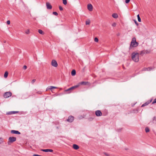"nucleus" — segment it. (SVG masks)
Listing matches in <instances>:
<instances>
[{
	"label": "nucleus",
	"instance_id": "nucleus-1",
	"mask_svg": "<svg viewBox=\"0 0 156 156\" xmlns=\"http://www.w3.org/2000/svg\"><path fill=\"white\" fill-rule=\"evenodd\" d=\"M132 58L135 62L139 61V55L138 53L133 52L132 54Z\"/></svg>",
	"mask_w": 156,
	"mask_h": 156
},
{
	"label": "nucleus",
	"instance_id": "nucleus-2",
	"mask_svg": "<svg viewBox=\"0 0 156 156\" xmlns=\"http://www.w3.org/2000/svg\"><path fill=\"white\" fill-rule=\"evenodd\" d=\"M138 43L136 41V38L133 37L132 39L130 45V48L131 47H136L138 45Z\"/></svg>",
	"mask_w": 156,
	"mask_h": 156
},
{
	"label": "nucleus",
	"instance_id": "nucleus-3",
	"mask_svg": "<svg viewBox=\"0 0 156 156\" xmlns=\"http://www.w3.org/2000/svg\"><path fill=\"white\" fill-rule=\"evenodd\" d=\"M79 86V85H76L74 86H73L72 87L69 88L66 90H64L65 92H68V93H70L74 89L78 87Z\"/></svg>",
	"mask_w": 156,
	"mask_h": 156
},
{
	"label": "nucleus",
	"instance_id": "nucleus-4",
	"mask_svg": "<svg viewBox=\"0 0 156 156\" xmlns=\"http://www.w3.org/2000/svg\"><path fill=\"white\" fill-rule=\"evenodd\" d=\"M8 144H9V143H12L16 140V138L15 137L11 136L9 137Z\"/></svg>",
	"mask_w": 156,
	"mask_h": 156
},
{
	"label": "nucleus",
	"instance_id": "nucleus-5",
	"mask_svg": "<svg viewBox=\"0 0 156 156\" xmlns=\"http://www.w3.org/2000/svg\"><path fill=\"white\" fill-rule=\"evenodd\" d=\"M12 93L10 92H7L4 93L3 96L5 98H7L11 96Z\"/></svg>",
	"mask_w": 156,
	"mask_h": 156
},
{
	"label": "nucleus",
	"instance_id": "nucleus-6",
	"mask_svg": "<svg viewBox=\"0 0 156 156\" xmlns=\"http://www.w3.org/2000/svg\"><path fill=\"white\" fill-rule=\"evenodd\" d=\"M74 120V117L73 116L70 115L68 117V119L66 120V121L69 122H71L73 121Z\"/></svg>",
	"mask_w": 156,
	"mask_h": 156
},
{
	"label": "nucleus",
	"instance_id": "nucleus-7",
	"mask_svg": "<svg viewBox=\"0 0 156 156\" xmlns=\"http://www.w3.org/2000/svg\"><path fill=\"white\" fill-rule=\"evenodd\" d=\"M153 100V99H151L149 100H148L147 101H146L145 103L143 104L141 106V107H144L148 105Z\"/></svg>",
	"mask_w": 156,
	"mask_h": 156
},
{
	"label": "nucleus",
	"instance_id": "nucleus-8",
	"mask_svg": "<svg viewBox=\"0 0 156 156\" xmlns=\"http://www.w3.org/2000/svg\"><path fill=\"white\" fill-rule=\"evenodd\" d=\"M95 114L97 116H100L102 115V113L101 111L98 110L95 111Z\"/></svg>",
	"mask_w": 156,
	"mask_h": 156
},
{
	"label": "nucleus",
	"instance_id": "nucleus-9",
	"mask_svg": "<svg viewBox=\"0 0 156 156\" xmlns=\"http://www.w3.org/2000/svg\"><path fill=\"white\" fill-rule=\"evenodd\" d=\"M51 65L55 67H57L58 66V64L56 61L55 60H52L51 61Z\"/></svg>",
	"mask_w": 156,
	"mask_h": 156
},
{
	"label": "nucleus",
	"instance_id": "nucleus-10",
	"mask_svg": "<svg viewBox=\"0 0 156 156\" xmlns=\"http://www.w3.org/2000/svg\"><path fill=\"white\" fill-rule=\"evenodd\" d=\"M90 83L88 82H85V81H82L81 82L79 83V86L80 85H90Z\"/></svg>",
	"mask_w": 156,
	"mask_h": 156
},
{
	"label": "nucleus",
	"instance_id": "nucleus-11",
	"mask_svg": "<svg viewBox=\"0 0 156 156\" xmlns=\"http://www.w3.org/2000/svg\"><path fill=\"white\" fill-rule=\"evenodd\" d=\"M87 9L90 11H91L93 10V6L90 4H88L87 5Z\"/></svg>",
	"mask_w": 156,
	"mask_h": 156
},
{
	"label": "nucleus",
	"instance_id": "nucleus-12",
	"mask_svg": "<svg viewBox=\"0 0 156 156\" xmlns=\"http://www.w3.org/2000/svg\"><path fill=\"white\" fill-rule=\"evenodd\" d=\"M47 8L48 9H51L52 8L51 5L48 2H47L46 3Z\"/></svg>",
	"mask_w": 156,
	"mask_h": 156
},
{
	"label": "nucleus",
	"instance_id": "nucleus-13",
	"mask_svg": "<svg viewBox=\"0 0 156 156\" xmlns=\"http://www.w3.org/2000/svg\"><path fill=\"white\" fill-rule=\"evenodd\" d=\"M11 133L12 134H20L21 133H20L19 131L15 130H12L11 131Z\"/></svg>",
	"mask_w": 156,
	"mask_h": 156
},
{
	"label": "nucleus",
	"instance_id": "nucleus-14",
	"mask_svg": "<svg viewBox=\"0 0 156 156\" xmlns=\"http://www.w3.org/2000/svg\"><path fill=\"white\" fill-rule=\"evenodd\" d=\"M19 112L18 111H10L8 112L6 114L7 115H12V114H15L16 113H17Z\"/></svg>",
	"mask_w": 156,
	"mask_h": 156
},
{
	"label": "nucleus",
	"instance_id": "nucleus-15",
	"mask_svg": "<svg viewBox=\"0 0 156 156\" xmlns=\"http://www.w3.org/2000/svg\"><path fill=\"white\" fill-rule=\"evenodd\" d=\"M41 150L45 152H52L53 151L52 150L50 149H41Z\"/></svg>",
	"mask_w": 156,
	"mask_h": 156
},
{
	"label": "nucleus",
	"instance_id": "nucleus-16",
	"mask_svg": "<svg viewBox=\"0 0 156 156\" xmlns=\"http://www.w3.org/2000/svg\"><path fill=\"white\" fill-rule=\"evenodd\" d=\"M73 147L76 150H78L79 148V146L76 144H73Z\"/></svg>",
	"mask_w": 156,
	"mask_h": 156
},
{
	"label": "nucleus",
	"instance_id": "nucleus-17",
	"mask_svg": "<svg viewBox=\"0 0 156 156\" xmlns=\"http://www.w3.org/2000/svg\"><path fill=\"white\" fill-rule=\"evenodd\" d=\"M112 17L114 18H117L118 17V15L117 13H114L112 14Z\"/></svg>",
	"mask_w": 156,
	"mask_h": 156
},
{
	"label": "nucleus",
	"instance_id": "nucleus-18",
	"mask_svg": "<svg viewBox=\"0 0 156 156\" xmlns=\"http://www.w3.org/2000/svg\"><path fill=\"white\" fill-rule=\"evenodd\" d=\"M76 74V71L75 70L73 69L71 72V75L73 76H75Z\"/></svg>",
	"mask_w": 156,
	"mask_h": 156
},
{
	"label": "nucleus",
	"instance_id": "nucleus-19",
	"mask_svg": "<svg viewBox=\"0 0 156 156\" xmlns=\"http://www.w3.org/2000/svg\"><path fill=\"white\" fill-rule=\"evenodd\" d=\"M8 72L6 71L4 73V77L5 78H7L8 76Z\"/></svg>",
	"mask_w": 156,
	"mask_h": 156
},
{
	"label": "nucleus",
	"instance_id": "nucleus-20",
	"mask_svg": "<svg viewBox=\"0 0 156 156\" xmlns=\"http://www.w3.org/2000/svg\"><path fill=\"white\" fill-rule=\"evenodd\" d=\"M145 54V52L144 50L141 51L140 52V55L141 56H143Z\"/></svg>",
	"mask_w": 156,
	"mask_h": 156
},
{
	"label": "nucleus",
	"instance_id": "nucleus-21",
	"mask_svg": "<svg viewBox=\"0 0 156 156\" xmlns=\"http://www.w3.org/2000/svg\"><path fill=\"white\" fill-rule=\"evenodd\" d=\"M38 32L41 34H44L43 31L40 29L38 30Z\"/></svg>",
	"mask_w": 156,
	"mask_h": 156
},
{
	"label": "nucleus",
	"instance_id": "nucleus-22",
	"mask_svg": "<svg viewBox=\"0 0 156 156\" xmlns=\"http://www.w3.org/2000/svg\"><path fill=\"white\" fill-rule=\"evenodd\" d=\"M137 19H138V21L139 22H141V18H140V16H139V14H138L137 15Z\"/></svg>",
	"mask_w": 156,
	"mask_h": 156
},
{
	"label": "nucleus",
	"instance_id": "nucleus-23",
	"mask_svg": "<svg viewBox=\"0 0 156 156\" xmlns=\"http://www.w3.org/2000/svg\"><path fill=\"white\" fill-rule=\"evenodd\" d=\"M145 132H146V133H147V132H149L150 129L148 127H147L145 128Z\"/></svg>",
	"mask_w": 156,
	"mask_h": 156
},
{
	"label": "nucleus",
	"instance_id": "nucleus-24",
	"mask_svg": "<svg viewBox=\"0 0 156 156\" xmlns=\"http://www.w3.org/2000/svg\"><path fill=\"white\" fill-rule=\"evenodd\" d=\"M57 88L56 87L51 86L50 87V88H48V89L51 90L53 88L56 89V88Z\"/></svg>",
	"mask_w": 156,
	"mask_h": 156
},
{
	"label": "nucleus",
	"instance_id": "nucleus-25",
	"mask_svg": "<svg viewBox=\"0 0 156 156\" xmlns=\"http://www.w3.org/2000/svg\"><path fill=\"white\" fill-rule=\"evenodd\" d=\"M63 3L64 5H66L67 4V0H62Z\"/></svg>",
	"mask_w": 156,
	"mask_h": 156
},
{
	"label": "nucleus",
	"instance_id": "nucleus-26",
	"mask_svg": "<svg viewBox=\"0 0 156 156\" xmlns=\"http://www.w3.org/2000/svg\"><path fill=\"white\" fill-rule=\"evenodd\" d=\"M90 23V20H88V21H86V25H89Z\"/></svg>",
	"mask_w": 156,
	"mask_h": 156
},
{
	"label": "nucleus",
	"instance_id": "nucleus-27",
	"mask_svg": "<svg viewBox=\"0 0 156 156\" xmlns=\"http://www.w3.org/2000/svg\"><path fill=\"white\" fill-rule=\"evenodd\" d=\"M25 33L27 34H29L30 33V30L29 29L25 31Z\"/></svg>",
	"mask_w": 156,
	"mask_h": 156
},
{
	"label": "nucleus",
	"instance_id": "nucleus-28",
	"mask_svg": "<svg viewBox=\"0 0 156 156\" xmlns=\"http://www.w3.org/2000/svg\"><path fill=\"white\" fill-rule=\"evenodd\" d=\"M3 142V138H0V144H2Z\"/></svg>",
	"mask_w": 156,
	"mask_h": 156
},
{
	"label": "nucleus",
	"instance_id": "nucleus-29",
	"mask_svg": "<svg viewBox=\"0 0 156 156\" xmlns=\"http://www.w3.org/2000/svg\"><path fill=\"white\" fill-rule=\"evenodd\" d=\"M144 50L145 52V54H148L150 52V51H149L147 50Z\"/></svg>",
	"mask_w": 156,
	"mask_h": 156
},
{
	"label": "nucleus",
	"instance_id": "nucleus-30",
	"mask_svg": "<svg viewBox=\"0 0 156 156\" xmlns=\"http://www.w3.org/2000/svg\"><path fill=\"white\" fill-rule=\"evenodd\" d=\"M94 41L96 42H98V39L97 37H95L94 39Z\"/></svg>",
	"mask_w": 156,
	"mask_h": 156
},
{
	"label": "nucleus",
	"instance_id": "nucleus-31",
	"mask_svg": "<svg viewBox=\"0 0 156 156\" xmlns=\"http://www.w3.org/2000/svg\"><path fill=\"white\" fill-rule=\"evenodd\" d=\"M59 8L60 11H62L63 10V9L61 6H59Z\"/></svg>",
	"mask_w": 156,
	"mask_h": 156
},
{
	"label": "nucleus",
	"instance_id": "nucleus-32",
	"mask_svg": "<svg viewBox=\"0 0 156 156\" xmlns=\"http://www.w3.org/2000/svg\"><path fill=\"white\" fill-rule=\"evenodd\" d=\"M53 14L55 15V16H57L58 15V13L56 12H53Z\"/></svg>",
	"mask_w": 156,
	"mask_h": 156
},
{
	"label": "nucleus",
	"instance_id": "nucleus-33",
	"mask_svg": "<svg viewBox=\"0 0 156 156\" xmlns=\"http://www.w3.org/2000/svg\"><path fill=\"white\" fill-rule=\"evenodd\" d=\"M155 103H156V98L152 102V104H153Z\"/></svg>",
	"mask_w": 156,
	"mask_h": 156
},
{
	"label": "nucleus",
	"instance_id": "nucleus-34",
	"mask_svg": "<svg viewBox=\"0 0 156 156\" xmlns=\"http://www.w3.org/2000/svg\"><path fill=\"white\" fill-rule=\"evenodd\" d=\"M155 122L156 123V117H154L153 119V122Z\"/></svg>",
	"mask_w": 156,
	"mask_h": 156
},
{
	"label": "nucleus",
	"instance_id": "nucleus-35",
	"mask_svg": "<svg viewBox=\"0 0 156 156\" xmlns=\"http://www.w3.org/2000/svg\"><path fill=\"white\" fill-rule=\"evenodd\" d=\"M36 79H33L31 81L32 83L34 84V83L36 81Z\"/></svg>",
	"mask_w": 156,
	"mask_h": 156
},
{
	"label": "nucleus",
	"instance_id": "nucleus-36",
	"mask_svg": "<svg viewBox=\"0 0 156 156\" xmlns=\"http://www.w3.org/2000/svg\"><path fill=\"white\" fill-rule=\"evenodd\" d=\"M116 24L115 23H114L112 24V26L113 27H115L116 26Z\"/></svg>",
	"mask_w": 156,
	"mask_h": 156
},
{
	"label": "nucleus",
	"instance_id": "nucleus-37",
	"mask_svg": "<svg viewBox=\"0 0 156 156\" xmlns=\"http://www.w3.org/2000/svg\"><path fill=\"white\" fill-rule=\"evenodd\" d=\"M148 70L147 68H144L143 69L142 71H147Z\"/></svg>",
	"mask_w": 156,
	"mask_h": 156
},
{
	"label": "nucleus",
	"instance_id": "nucleus-38",
	"mask_svg": "<svg viewBox=\"0 0 156 156\" xmlns=\"http://www.w3.org/2000/svg\"><path fill=\"white\" fill-rule=\"evenodd\" d=\"M134 22L136 24V25L137 26H138V23L137 22V21H136V20H134Z\"/></svg>",
	"mask_w": 156,
	"mask_h": 156
},
{
	"label": "nucleus",
	"instance_id": "nucleus-39",
	"mask_svg": "<svg viewBox=\"0 0 156 156\" xmlns=\"http://www.w3.org/2000/svg\"><path fill=\"white\" fill-rule=\"evenodd\" d=\"M130 0H125V2L126 3H128L130 2Z\"/></svg>",
	"mask_w": 156,
	"mask_h": 156
},
{
	"label": "nucleus",
	"instance_id": "nucleus-40",
	"mask_svg": "<svg viewBox=\"0 0 156 156\" xmlns=\"http://www.w3.org/2000/svg\"><path fill=\"white\" fill-rule=\"evenodd\" d=\"M23 69H27V66L26 65H24L23 66Z\"/></svg>",
	"mask_w": 156,
	"mask_h": 156
},
{
	"label": "nucleus",
	"instance_id": "nucleus-41",
	"mask_svg": "<svg viewBox=\"0 0 156 156\" xmlns=\"http://www.w3.org/2000/svg\"><path fill=\"white\" fill-rule=\"evenodd\" d=\"M147 69H148L147 71H150L151 69H152V68L150 67L147 68Z\"/></svg>",
	"mask_w": 156,
	"mask_h": 156
},
{
	"label": "nucleus",
	"instance_id": "nucleus-42",
	"mask_svg": "<svg viewBox=\"0 0 156 156\" xmlns=\"http://www.w3.org/2000/svg\"><path fill=\"white\" fill-rule=\"evenodd\" d=\"M10 22L9 20L7 21V24L9 25L10 24Z\"/></svg>",
	"mask_w": 156,
	"mask_h": 156
},
{
	"label": "nucleus",
	"instance_id": "nucleus-43",
	"mask_svg": "<svg viewBox=\"0 0 156 156\" xmlns=\"http://www.w3.org/2000/svg\"><path fill=\"white\" fill-rule=\"evenodd\" d=\"M37 93L39 94H41V92L38 91V92H37Z\"/></svg>",
	"mask_w": 156,
	"mask_h": 156
},
{
	"label": "nucleus",
	"instance_id": "nucleus-44",
	"mask_svg": "<svg viewBox=\"0 0 156 156\" xmlns=\"http://www.w3.org/2000/svg\"><path fill=\"white\" fill-rule=\"evenodd\" d=\"M122 129H119L118 130V132L121 131V130H122Z\"/></svg>",
	"mask_w": 156,
	"mask_h": 156
},
{
	"label": "nucleus",
	"instance_id": "nucleus-45",
	"mask_svg": "<svg viewBox=\"0 0 156 156\" xmlns=\"http://www.w3.org/2000/svg\"><path fill=\"white\" fill-rule=\"evenodd\" d=\"M104 154L106 155H107V156H108V154L107 153H104Z\"/></svg>",
	"mask_w": 156,
	"mask_h": 156
},
{
	"label": "nucleus",
	"instance_id": "nucleus-46",
	"mask_svg": "<svg viewBox=\"0 0 156 156\" xmlns=\"http://www.w3.org/2000/svg\"><path fill=\"white\" fill-rule=\"evenodd\" d=\"M93 119V118H89V119L90 120L91 119V120H92Z\"/></svg>",
	"mask_w": 156,
	"mask_h": 156
},
{
	"label": "nucleus",
	"instance_id": "nucleus-47",
	"mask_svg": "<svg viewBox=\"0 0 156 156\" xmlns=\"http://www.w3.org/2000/svg\"><path fill=\"white\" fill-rule=\"evenodd\" d=\"M119 34H117V36H119Z\"/></svg>",
	"mask_w": 156,
	"mask_h": 156
},
{
	"label": "nucleus",
	"instance_id": "nucleus-48",
	"mask_svg": "<svg viewBox=\"0 0 156 156\" xmlns=\"http://www.w3.org/2000/svg\"><path fill=\"white\" fill-rule=\"evenodd\" d=\"M5 42H6V41H4V43H5Z\"/></svg>",
	"mask_w": 156,
	"mask_h": 156
}]
</instances>
